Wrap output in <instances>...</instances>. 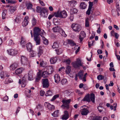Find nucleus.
I'll return each instance as SVG.
<instances>
[{"instance_id":"23","label":"nucleus","mask_w":120,"mask_h":120,"mask_svg":"<svg viewBox=\"0 0 120 120\" xmlns=\"http://www.w3.org/2000/svg\"><path fill=\"white\" fill-rule=\"evenodd\" d=\"M23 70L22 68H21L17 69L15 71V74L16 75H18L22 73Z\"/></svg>"},{"instance_id":"39","label":"nucleus","mask_w":120,"mask_h":120,"mask_svg":"<svg viewBox=\"0 0 120 120\" xmlns=\"http://www.w3.org/2000/svg\"><path fill=\"white\" fill-rule=\"evenodd\" d=\"M16 10V7L12 6L10 7L9 10L11 12H14Z\"/></svg>"},{"instance_id":"58","label":"nucleus","mask_w":120,"mask_h":120,"mask_svg":"<svg viewBox=\"0 0 120 120\" xmlns=\"http://www.w3.org/2000/svg\"><path fill=\"white\" fill-rule=\"evenodd\" d=\"M93 5V2H89V5L88 8L91 9Z\"/></svg>"},{"instance_id":"59","label":"nucleus","mask_w":120,"mask_h":120,"mask_svg":"<svg viewBox=\"0 0 120 120\" xmlns=\"http://www.w3.org/2000/svg\"><path fill=\"white\" fill-rule=\"evenodd\" d=\"M87 74V73H86L84 75H83V81H84V82H86V75Z\"/></svg>"},{"instance_id":"38","label":"nucleus","mask_w":120,"mask_h":120,"mask_svg":"<svg viewBox=\"0 0 120 120\" xmlns=\"http://www.w3.org/2000/svg\"><path fill=\"white\" fill-rule=\"evenodd\" d=\"M13 80L10 78H7L6 79L5 82V83L6 84H8L9 83H10L12 82Z\"/></svg>"},{"instance_id":"19","label":"nucleus","mask_w":120,"mask_h":120,"mask_svg":"<svg viewBox=\"0 0 120 120\" xmlns=\"http://www.w3.org/2000/svg\"><path fill=\"white\" fill-rule=\"evenodd\" d=\"M24 78V77H23L22 83L21 80L19 79V82L21 84V86L22 87H24L26 85V80Z\"/></svg>"},{"instance_id":"16","label":"nucleus","mask_w":120,"mask_h":120,"mask_svg":"<svg viewBox=\"0 0 120 120\" xmlns=\"http://www.w3.org/2000/svg\"><path fill=\"white\" fill-rule=\"evenodd\" d=\"M55 82L56 83H58L60 80V77L58 74H56L54 76Z\"/></svg>"},{"instance_id":"27","label":"nucleus","mask_w":120,"mask_h":120,"mask_svg":"<svg viewBox=\"0 0 120 120\" xmlns=\"http://www.w3.org/2000/svg\"><path fill=\"white\" fill-rule=\"evenodd\" d=\"M120 11H118V10H112V15L114 16H116L117 15L118 16L120 15L119 12Z\"/></svg>"},{"instance_id":"8","label":"nucleus","mask_w":120,"mask_h":120,"mask_svg":"<svg viewBox=\"0 0 120 120\" xmlns=\"http://www.w3.org/2000/svg\"><path fill=\"white\" fill-rule=\"evenodd\" d=\"M44 105L45 106L50 110H52L54 109V106L51 105L49 103L45 102Z\"/></svg>"},{"instance_id":"25","label":"nucleus","mask_w":120,"mask_h":120,"mask_svg":"<svg viewBox=\"0 0 120 120\" xmlns=\"http://www.w3.org/2000/svg\"><path fill=\"white\" fill-rule=\"evenodd\" d=\"M32 47V44L30 42L28 43L26 45L27 49L28 51H31Z\"/></svg>"},{"instance_id":"9","label":"nucleus","mask_w":120,"mask_h":120,"mask_svg":"<svg viewBox=\"0 0 120 120\" xmlns=\"http://www.w3.org/2000/svg\"><path fill=\"white\" fill-rule=\"evenodd\" d=\"M43 86V87L47 88L49 86V82L47 79H42Z\"/></svg>"},{"instance_id":"40","label":"nucleus","mask_w":120,"mask_h":120,"mask_svg":"<svg viewBox=\"0 0 120 120\" xmlns=\"http://www.w3.org/2000/svg\"><path fill=\"white\" fill-rule=\"evenodd\" d=\"M42 40L43 43L45 45H47L48 43V40L46 39L44 36H42Z\"/></svg>"},{"instance_id":"55","label":"nucleus","mask_w":120,"mask_h":120,"mask_svg":"<svg viewBox=\"0 0 120 120\" xmlns=\"http://www.w3.org/2000/svg\"><path fill=\"white\" fill-rule=\"evenodd\" d=\"M29 52H30V55L31 57H33L35 55L34 51L31 50V51Z\"/></svg>"},{"instance_id":"53","label":"nucleus","mask_w":120,"mask_h":120,"mask_svg":"<svg viewBox=\"0 0 120 120\" xmlns=\"http://www.w3.org/2000/svg\"><path fill=\"white\" fill-rule=\"evenodd\" d=\"M59 96V94H56L52 98V99L51 100V101H54L57 98H58Z\"/></svg>"},{"instance_id":"28","label":"nucleus","mask_w":120,"mask_h":120,"mask_svg":"<svg viewBox=\"0 0 120 120\" xmlns=\"http://www.w3.org/2000/svg\"><path fill=\"white\" fill-rule=\"evenodd\" d=\"M83 71L80 70L79 72L78 75L79 79H81L83 81Z\"/></svg>"},{"instance_id":"12","label":"nucleus","mask_w":120,"mask_h":120,"mask_svg":"<svg viewBox=\"0 0 120 120\" xmlns=\"http://www.w3.org/2000/svg\"><path fill=\"white\" fill-rule=\"evenodd\" d=\"M86 36V34L84 31L81 32V35L79 36V39L80 40V42H81L82 41L83 39Z\"/></svg>"},{"instance_id":"51","label":"nucleus","mask_w":120,"mask_h":120,"mask_svg":"<svg viewBox=\"0 0 120 120\" xmlns=\"http://www.w3.org/2000/svg\"><path fill=\"white\" fill-rule=\"evenodd\" d=\"M57 54L58 55H59L62 52V50L61 49H56L55 50Z\"/></svg>"},{"instance_id":"10","label":"nucleus","mask_w":120,"mask_h":120,"mask_svg":"<svg viewBox=\"0 0 120 120\" xmlns=\"http://www.w3.org/2000/svg\"><path fill=\"white\" fill-rule=\"evenodd\" d=\"M48 11L46 8H44L40 13L41 15L43 17H47L48 15Z\"/></svg>"},{"instance_id":"32","label":"nucleus","mask_w":120,"mask_h":120,"mask_svg":"<svg viewBox=\"0 0 120 120\" xmlns=\"http://www.w3.org/2000/svg\"><path fill=\"white\" fill-rule=\"evenodd\" d=\"M44 8H42L39 6H37L36 8V11L37 12L40 14Z\"/></svg>"},{"instance_id":"36","label":"nucleus","mask_w":120,"mask_h":120,"mask_svg":"<svg viewBox=\"0 0 120 120\" xmlns=\"http://www.w3.org/2000/svg\"><path fill=\"white\" fill-rule=\"evenodd\" d=\"M89 19L88 18H86L85 20V26L86 27H88L89 26Z\"/></svg>"},{"instance_id":"21","label":"nucleus","mask_w":120,"mask_h":120,"mask_svg":"<svg viewBox=\"0 0 120 120\" xmlns=\"http://www.w3.org/2000/svg\"><path fill=\"white\" fill-rule=\"evenodd\" d=\"M9 75L7 74L5 71H2L0 73V77L1 79H4L6 76L8 77Z\"/></svg>"},{"instance_id":"35","label":"nucleus","mask_w":120,"mask_h":120,"mask_svg":"<svg viewBox=\"0 0 120 120\" xmlns=\"http://www.w3.org/2000/svg\"><path fill=\"white\" fill-rule=\"evenodd\" d=\"M6 44L8 45H10L14 44L13 41L11 39L8 40L6 42Z\"/></svg>"},{"instance_id":"26","label":"nucleus","mask_w":120,"mask_h":120,"mask_svg":"<svg viewBox=\"0 0 120 120\" xmlns=\"http://www.w3.org/2000/svg\"><path fill=\"white\" fill-rule=\"evenodd\" d=\"M60 42V41H57L54 42L53 45L52 46V48L55 49L58 48L59 47V45Z\"/></svg>"},{"instance_id":"56","label":"nucleus","mask_w":120,"mask_h":120,"mask_svg":"<svg viewBox=\"0 0 120 120\" xmlns=\"http://www.w3.org/2000/svg\"><path fill=\"white\" fill-rule=\"evenodd\" d=\"M59 27L58 26H56L53 28V30L54 32H57L58 30Z\"/></svg>"},{"instance_id":"34","label":"nucleus","mask_w":120,"mask_h":120,"mask_svg":"<svg viewBox=\"0 0 120 120\" xmlns=\"http://www.w3.org/2000/svg\"><path fill=\"white\" fill-rule=\"evenodd\" d=\"M70 5L71 7H73L75 6V5L76 4V2L75 1L73 0L72 1H70L69 2Z\"/></svg>"},{"instance_id":"57","label":"nucleus","mask_w":120,"mask_h":120,"mask_svg":"<svg viewBox=\"0 0 120 120\" xmlns=\"http://www.w3.org/2000/svg\"><path fill=\"white\" fill-rule=\"evenodd\" d=\"M64 62L67 64H69L71 62V61L69 59L66 60L64 61Z\"/></svg>"},{"instance_id":"29","label":"nucleus","mask_w":120,"mask_h":120,"mask_svg":"<svg viewBox=\"0 0 120 120\" xmlns=\"http://www.w3.org/2000/svg\"><path fill=\"white\" fill-rule=\"evenodd\" d=\"M33 6L32 4L31 3L28 2L26 3V8L28 10L31 9L32 8Z\"/></svg>"},{"instance_id":"43","label":"nucleus","mask_w":120,"mask_h":120,"mask_svg":"<svg viewBox=\"0 0 120 120\" xmlns=\"http://www.w3.org/2000/svg\"><path fill=\"white\" fill-rule=\"evenodd\" d=\"M59 111L58 110L55 111L52 114L53 116L54 117H57L58 116Z\"/></svg>"},{"instance_id":"63","label":"nucleus","mask_w":120,"mask_h":120,"mask_svg":"<svg viewBox=\"0 0 120 120\" xmlns=\"http://www.w3.org/2000/svg\"><path fill=\"white\" fill-rule=\"evenodd\" d=\"M39 0V2L41 5L43 6H45V4L42 1H41V0Z\"/></svg>"},{"instance_id":"24","label":"nucleus","mask_w":120,"mask_h":120,"mask_svg":"<svg viewBox=\"0 0 120 120\" xmlns=\"http://www.w3.org/2000/svg\"><path fill=\"white\" fill-rule=\"evenodd\" d=\"M43 53V51L42 47L40 46L39 48L38 51V56L39 57H40Z\"/></svg>"},{"instance_id":"20","label":"nucleus","mask_w":120,"mask_h":120,"mask_svg":"<svg viewBox=\"0 0 120 120\" xmlns=\"http://www.w3.org/2000/svg\"><path fill=\"white\" fill-rule=\"evenodd\" d=\"M82 101H86L89 102H90L91 100L90 98V94H88L86 95L82 100Z\"/></svg>"},{"instance_id":"7","label":"nucleus","mask_w":120,"mask_h":120,"mask_svg":"<svg viewBox=\"0 0 120 120\" xmlns=\"http://www.w3.org/2000/svg\"><path fill=\"white\" fill-rule=\"evenodd\" d=\"M21 63L22 64L25 65L27 64L28 61L26 57L23 56H22L21 57Z\"/></svg>"},{"instance_id":"47","label":"nucleus","mask_w":120,"mask_h":120,"mask_svg":"<svg viewBox=\"0 0 120 120\" xmlns=\"http://www.w3.org/2000/svg\"><path fill=\"white\" fill-rule=\"evenodd\" d=\"M7 11L6 10H5L3 12L2 14V18L3 19H5L6 15L7 13Z\"/></svg>"},{"instance_id":"37","label":"nucleus","mask_w":120,"mask_h":120,"mask_svg":"<svg viewBox=\"0 0 120 120\" xmlns=\"http://www.w3.org/2000/svg\"><path fill=\"white\" fill-rule=\"evenodd\" d=\"M77 12V10L75 8H72L71 9L70 13L71 14L76 13Z\"/></svg>"},{"instance_id":"62","label":"nucleus","mask_w":120,"mask_h":120,"mask_svg":"<svg viewBox=\"0 0 120 120\" xmlns=\"http://www.w3.org/2000/svg\"><path fill=\"white\" fill-rule=\"evenodd\" d=\"M19 17V16L17 17L15 20V22L17 23L19 22L20 21Z\"/></svg>"},{"instance_id":"45","label":"nucleus","mask_w":120,"mask_h":120,"mask_svg":"<svg viewBox=\"0 0 120 120\" xmlns=\"http://www.w3.org/2000/svg\"><path fill=\"white\" fill-rule=\"evenodd\" d=\"M61 83L63 85H65L67 83V80L66 79H63L61 80Z\"/></svg>"},{"instance_id":"18","label":"nucleus","mask_w":120,"mask_h":120,"mask_svg":"<svg viewBox=\"0 0 120 120\" xmlns=\"http://www.w3.org/2000/svg\"><path fill=\"white\" fill-rule=\"evenodd\" d=\"M47 71L49 74H51L54 71L53 67L52 66H49L47 67Z\"/></svg>"},{"instance_id":"22","label":"nucleus","mask_w":120,"mask_h":120,"mask_svg":"<svg viewBox=\"0 0 120 120\" xmlns=\"http://www.w3.org/2000/svg\"><path fill=\"white\" fill-rule=\"evenodd\" d=\"M69 116V115L68 112L67 111L64 112V114L62 118L63 119L66 120L68 119Z\"/></svg>"},{"instance_id":"54","label":"nucleus","mask_w":120,"mask_h":120,"mask_svg":"<svg viewBox=\"0 0 120 120\" xmlns=\"http://www.w3.org/2000/svg\"><path fill=\"white\" fill-rule=\"evenodd\" d=\"M97 109L100 112H101L102 111L103 108L102 106H99L98 107Z\"/></svg>"},{"instance_id":"61","label":"nucleus","mask_w":120,"mask_h":120,"mask_svg":"<svg viewBox=\"0 0 120 120\" xmlns=\"http://www.w3.org/2000/svg\"><path fill=\"white\" fill-rule=\"evenodd\" d=\"M24 41V39L23 37H21V40L20 41V43L22 44L23 43Z\"/></svg>"},{"instance_id":"42","label":"nucleus","mask_w":120,"mask_h":120,"mask_svg":"<svg viewBox=\"0 0 120 120\" xmlns=\"http://www.w3.org/2000/svg\"><path fill=\"white\" fill-rule=\"evenodd\" d=\"M68 43L72 46H74L76 45V44L73 41L70 40H68Z\"/></svg>"},{"instance_id":"52","label":"nucleus","mask_w":120,"mask_h":120,"mask_svg":"<svg viewBox=\"0 0 120 120\" xmlns=\"http://www.w3.org/2000/svg\"><path fill=\"white\" fill-rule=\"evenodd\" d=\"M97 78L98 80H101L103 79L104 78V77L101 75H100L97 76Z\"/></svg>"},{"instance_id":"5","label":"nucleus","mask_w":120,"mask_h":120,"mask_svg":"<svg viewBox=\"0 0 120 120\" xmlns=\"http://www.w3.org/2000/svg\"><path fill=\"white\" fill-rule=\"evenodd\" d=\"M81 114L82 115H87L89 112V109L88 107L83 106L81 107Z\"/></svg>"},{"instance_id":"3","label":"nucleus","mask_w":120,"mask_h":120,"mask_svg":"<svg viewBox=\"0 0 120 120\" xmlns=\"http://www.w3.org/2000/svg\"><path fill=\"white\" fill-rule=\"evenodd\" d=\"M71 101L70 99L68 100L64 99L62 101L63 104L61 106V107L63 108L68 109L69 108V104Z\"/></svg>"},{"instance_id":"64","label":"nucleus","mask_w":120,"mask_h":120,"mask_svg":"<svg viewBox=\"0 0 120 120\" xmlns=\"http://www.w3.org/2000/svg\"><path fill=\"white\" fill-rule=\"evenodd\" d=\"M45 92L43 90H41L40 92V94L41 96H43L45 94Z\"/></svg>"},{"instance_id":"31","label":"nucleus","mask_w":120,"mask_h":120,"mask_svg":"<svg viewBox=\"0 0 120 120\" xmlns=\"http://www.w3.org/2000/svg\"><path fill=\"white\" fill-rule=\"evenodd\" d=\"M57 60V58L56 57H52L51 58L50 61L51 64H55L56 61Z\"/></svg>"},{"instance_id":"1","label":"nucleus","mask_w":120,"mask_h":120,"mask_svg":"<svg viewBox=\"0 0 120 120\" xmlns=\"http://www.w3.org/2000/svg\"><path fill=\"white\" fill-rule=\"evenodd\" d=\"M34 35H40L41 37L45 35V32L43 30H41L38 27H35L33 29Z\"/></svg>"},{"instance_id":"2","label":"nucleus","mask_w":120,"mask_h":120,"mask_svg":"<svg viewBox=\"0 0 120 120\" xmlns=\"http://www.w3.org/2000/svg\"><path fill=\"white\" fill-rule=\"evenodd\" d=\"M68 16L67 12L65 10L60 11H59L54 13V16L60 18H65Z\"/></svg>"},{"instance_id":"60","label":"nucleus","mask_w":120,"mask_h":120,"mask_svg":"<svg viewBox=\"0 0 120 120\" xmlns=\"http://www.w3.org/2000/svg\"><path fill=\"white\" fill-rule=\"evenodd\" d=\"M91 10V9H89V8H88L86 14L89 15H90V11Z\"/></svg>"},{"instance_id":"49","label":"nucleus","mask_w":120,"mask_h":120,"mask_svg":"<svg viewBox=\"0 0 120 120\" xmlns=\"http://www.w3.org/2000/svg\"><path fill=\"white\" fill-rule=\"evenodd\" d=\"M52 94V92L50 90H48L47 93L45 94V95L46 96H51Z\"/></svg>"},{"instance_id":"4","label":"nucleus","mask_w":120,"mask_h":120,"mask_svg":"<svg viewBox=\"0 0 120 120\" xmlns=\"http://www.w3.org/2000/svg\"><path fill=\"white\" fill-rule=\"evenodd\" d=\"M83 63L81 62L80 58L77 59L76 61L72 63L73 66L74 68H77L80 66H82Z\"/></svg>"},{"instance_id":"13","label":"nucleus","mask_w":120,"mask_h":120,"mask_svg":"<svg viewBox=\"0 0 120 120\" xmlns=\"http://www.w3.org/2000/svg\"><path fill=\"white\" fill-rule=\"evenodd\" d=\"M34 39L36 42V45L40 44V39L39 36L34 35Z\"/></svg>"},{"instance_id":"33","label":"nucleus","mask_w":120,"mask_h":120,"mask_svg":"<svg viewBox=\"0 0 120 120\" xmlns=\"http://www.w3.org/2000/svg\"><path fill=\"white\" fill-rule=\"evenodd\" d=\"M90 99L93 103H95V95L94 94H90Z\"/></svg>"},{"instance_id":"15","label":"nucleus","mask_w":120,"mask_h":120,"mask_svg":"<svg viewBox=\"0 0 120 120\" xmlns=\"http://www.w3.org/2000/svg\"><path fill=\"white\" fill-rule=\"evenodd\" d=\"M29 18L28 16H26L23 22L22 25L23 26H25L27 25L28 23Z\"/></svg>"},{"instance_id":"44","label":"nucleus","mask_w":120,"mask_h":120,"mask_svg":"<svg viewBox=\"0 0 120 120\" xmlns=\"http://www.w3.org/2000/svg\"><path fill=\"white\" fill-rule=\"evenodd\" d=\"M86 5L85 3L84 2L81 3L80 5V7L81 8L84 9L86 8Z\"/></svg>"},{"instance_id":"46","label":"nucleus","mask_w":120,"mask_h":120,"mask_svg":"<svg viewBox=\"0 0 120 120\" xmlns=\"http://www.w3.org/2000/svg\"><path fill=\"white\" fill-rule=\"evenodd\" d=\"M60 34L63 36L65 37L67 35L65 34L64 31L62 30L60 32Z\"/></svg>"},{"instance_id":"48","label":"nucleus","mask_w":120,"mask_h":120,"mask_svg":"<svg viewBox=\"0 0 120 120\" xmlns=\"http://www.w3.org/2000/svg\"><path fill=\"white\" fill-rule=\"evenodd\" d=\"M116 7L117 10L119 11H120V1H119V2L116 3Z\"/></svg>"},{"instance_id":"6","label":"nucleus","mask_w":120,"mask_h":120,"mask_svg":"<svg viewBox=\"0 0 120 120\" xmlns=\"http://www.w3.org/2000/svg\"><path fill=\"white\" fill-rule=\"evenodd\" d=\"M71 28L75 31L79 32L81 30V26L78 24H73L71 25Z\"/></svg>"},{"instance_id":"11","label":"nucleus","mask_w":120,"mask_h":120,"mask_svg":"<svg viewBox=\"0 0 120 120\" xmlns=\"http://www.w3.org/2000/svg\"><path fill=\"white\" fill-rule=\"evenodd\" d=\"M9 54L10 55L13 56L16 55L17 53V51L14 49H10L8 50Z\"/></svg>"},{"instance_id":"17","label":"nucleus","mask_w":120,"mask_h":120,"mask_svg":"<svg viewBox=\"0 0 120 120\" xmlns=\"http://www.w3.org/2000/svg\"><path fill=\"white\" fill-rule=\"evenodd\" d=\"M18 66V63H17L14 62L10 65V67L11 69L14 70Z\"/></svg>"},{"instance_id":"14","label":"nucleus","mask_w":120,"mask_h":120,"mask_svg":"<svg viewBox=\"0 0 120 120\" xmlns=\"http://www.w3.org/2000/svg\"><path fill=\"white\" fill-rule=\"evenodd\" d=\"M28 79L29 80H31L33 79V72L30 71L28 73Z\"/></svg>"},{"instance_id":"50","label":"nucleus","mask_w":120,"mask_h":120,"mask_svg":"<svg viewBox=\"0 0 120 120\" xmlns=\"http://www.w3.org/2000/svg\"><path fill=\"white\" fill-rule=\"evenodd\" d=\"M37 23L36 20L34 18H33L32 20V26H35Z\"/></svg>"},{"instance_id":"30","label":"nucleus","mask_w":120,"mask_h":120,"mask_svg":"<svg viewBox=\"0 0 120 120\" xmlns=\"http://www.w3.org/2000/svg\"><path fill=\"white\" fill-rule=\"evenodd\" d=\"M49 74L47 71L43 72L41 73V76L44 78H46L48 76V75Z\"/></svg>"},{"instance_id":"41","label":"nucleus","mask_w":120,"mask_h":120,"mask_svg":"<svg viewBox=\"0 0 120 120\" xmlns=\"http://www.w3.org/2000/svg\"><path fill=\"white\" fill-rule=\"evenodd\" d=\"M66 73L67 74H69L71 71V67L70 66L68 65L66 68Z\"/></svg>"}]
</instances>
